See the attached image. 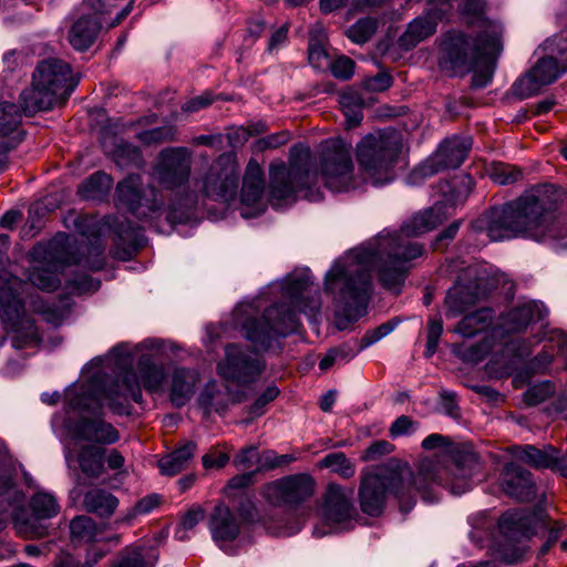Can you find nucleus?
Returning a JSON list of instances; mask_svg holds the SVG:
<instances>
[{
	"label": "nucleus",
	"mask_w": 567,
	"mask_h": 567,
	"mask_svg": "<svg viewBox=\"0 0 567 567\" xmlns=\"http://www.w3.org/2000/svg\"><path fill=\"white\" fill-rule=\"evenodd\" d=\"M441 202L414 215L400 231H381L361 247L337 260L324 277V290L333 296L336 326L344 330L365 315L371 292V270L388 289L399 291L406 262L422 255V247L408 240L434 229L447 218Z\"/></svg>",
	"instance_id": "obj_1"
},
{
	"label": "nucleus",
	"mask_w": 567,
	"mask_h": 567,
	"mask_svg": "<svg viewBox=\"0 0 567 567\" xmlns=\"http://www.w3.org/2000/svg\"><path fill=\"white\" fill-rule=\"evenodd\" d=\"M561 194L553 185H544L523 195L516 202L492 208L473 224L491 240L524 237L548 244L554 249H567V228L555 216Z\"/></svg>",
	"instance_id": "obj_2"
},
{
	"label": "nucleus",
	"mask_w": 567,
	"mask_h": 567,
	"mask_svg": "<svg viewBox=\"0 0 567 567\" xmlns=\"http://www.w3.org/2000/svg\"><path fill=\"white\" fill-rule=\"evenodd\" d=\"M312 286L309 272L295 274L288 276L282 285L284 296L289 300V305H272L259 318L249 316L248 305L236 308V323L241 327L245 338L251 342L255 350L266 351L277 339L298 330L299 319L295 309L305 313L312 322H317L321 299L319 291Z\"/></svg>",
	"instance_id": "obj_3"
},
{
	"label": "nucleus",
	"mask_w": 567,
	"mask_h": 567,
	"mask_svg": "<svg viewBox=\"0 0 567 567\" xmlns=\"http://www.w3.org/2000/svg\"><path fill=\"white\" fill-rule=\"evenodd\" d=\"M136 370L137 374L131 370L125 371L121 379L110 384H105L100 375L94 374L83 391L68 390L69 406L82 411H90L95 406L100 410L105 402L114 413L124 414L130 400L142 402L141 385L150 393L163 392L167 374L161 361L152 354H142Z\"/></svg>",
	"instance_id": "obj_4"
},
{
	"label": "nucleus",
	"mask_w": 567,
	"mask_h": 567,
	"mask_svg": "<svg viewBox=\"0 0 567 567\" xmlns=\"http://www.w3.org/2000/svg\"><path fill=\"white\" fill-rule=\"evenodd\" d=\"M416 493L423 494L408 463L391 460L373 471L361 473L359 503L369 516L375 517L383 512L389 494L399 501L401 512L408 513L415 504Z\"/></svg>",
	"instance_id": "obj_5"
},
{
	"label": "nucleus",
	"mask_w": 567,
	"mask_h": 567,
	"mask_svg": "<svg viewBox=\"0 0 567 567\" xmlns=\"http://www.w3.org/2000/svg\"><path fill=\"white\" fill-rule=\"evenodd\" d=\"M424 450L442 447L450 455L449 466L423 463L414 477L419 481L423 499L427 497L426 489L434 484L449 487L455 495H461L472 487V478L478 470V456L467 446L454 445L447 436L439 433L431 434L422 441Z\"/></svg>",
	"instance_id": "obj_6"
},
{
	"label": "nucleus",
	"mask_w": 567,
	"mask_h": 567,
	"mask_svg": "<svg viewBox=\"0 0 567 567\" xmlns=\"http://www.w3.org/2000/svg\"><path fill=\"white\" fill-rule=\"evenodd\" d=\"M311 151L305 145L290 148L288 163L276 162L269 166V202L278 208L284 204L293 203L298 194L309 200H319V190H312L317 175L311 173Z\"/></svg>",
	"instance_id": "obj_7"
},
{
	"label": "nucleus",
	"mask_w": 567,
	"mask_h": 567,
	"mask_svg": "<svg viewBox=\"0 0 567 567\" xmlns=\"http://www.w3.org/2000/svg\"><path fill=\"white\" fill-rule=\"evenodd\" d=\"M78 84L79 79L65 61L49 58L39 62L32 75V86L20 95L23 113L32 115L51 110L65 102Z\"/></svg>",
	"instance_id": "obj_8"
},
{
	"label": "nucleus",
	"mask_w": 567,
	"mask_h": 567,
	"mask_svg": "<svg viewBox=\"0 0 567 567\" xmlns=\"http://www.w3.org/2000/svg\"><path fill=\"white\" fill-rule=\"evenodd\" d=\"M502 28L495 23H486L476 40L456 30L441 37L439 64L444 71L453 74L468 73L478 65L481 55H492L502 51Z\"/></svg>",
	"instance_id": "obj_9"
},
{
	"label": "nucleus",
	"mask_w": 567,
	"mask_h": 567,
	"mask_svg": "<svg viewBox=\"0 0 567 567\" xmlns=\"http://www.w3.org/2000/svg\"><path fill=\"white\" fill-rule=\"evenodd\" d=\"M400 152L401 142L395 133L365 135L355 146V157L363 178L375 186L392 182Z\"/></svg>",
	"instance_id": "obj_10"
},
{
	"label": "nucleus",
	"mask_w": 567,
	"mask_h": 567,
	"mask_svg": "<svg viewBox=\"0 0 567 567\" xmlns=\"http://www.w3.org/2000/svg\"><path fill=\"white\" fill-rule=\"evenodd\" d=\"M537 53L540 55L535 65L512 85V93L518 99L538 94L567 71V37L563 33L546 40Z\"/></svg>",
	"instance_id": "obj_11"
},
{
	"label": "nucleus",
	"mask_w": 567,
	"mask_h": 567,
	"mask_svg": "<svg viewBox=\"0 0 567 567\" xmlns=\"http://www.w3.org/2000/svg\"><path fill=\"white\" fill-rule=\"evenodd\" d=\"M42 254L50 268L35 267L30 274L31 282L41 290H55L61 284L59 271L68 265L82 264V260H79L72 252L70 238L65 235L56 236L51 240ZM89 254L91 257L83 261V265L93 271L102 269L104 248L101 245H93L90 247Z\"/></svg>",
	"instance_id": "obj_12"
},
{
	"label": "nucleus",
	"mask_w": 567,
	"mask_h": 567,
	"mask_svg": "<svg viewBox=\"0 0 567 567\" xmlns=\"http://www.w3.org/2000/svg\"><path fill=\"white\" fill-rule=\"evenodd\" d=\"M352 146L340 137L321 143L319 171L327 188L336 193L348 192L357 187Z\"/></svg>",
	"instance_id": "obj_13"
},
{
	"label": "nucleus",
	"mask_w": 567,
	"mask_h": 567,
	"mask_svg": "<svg viewBox=\"0 0 567 567\" xmlns=\"http://www.w3.org/2000/svg\"><path fill=\"white\" fill-rule=\"evenodd\" d=\"M538 516L524 509L507 511L498 520L501 537L497 540V557L509 565L516 564L524 555L522 543L536 530Z\"/></svg>",
	"instance_id": "obj_14"
},
{
	"label": "nucleus",
	"mask_w": 567,
	"mask_h": 567,
	"mask_svg": "<svg viewBox=\"0 0 567 567\" xmlns=\"http://www.w3.org/2000/svg\"><path fill=\"white\" fill-rule=\"evenodd\" d=\"M22 499V495L14 498L13 513L11 514L17 534L25 539L43 538L48 530L41 520L50 519L60 512L56 497L47 492L34 494L30 499L31 514L21 506Z\"/></svg>",
	"instance_id": "obj_15"
},
{
	"label": "nucleus",
	"mask_w": 567,
	"mask_h": 567,
	"mask_svg": "<svg viewBox=\"0 0 567 567\" xmlns=\"http://www.w3.org/2000/svg\"><path fill=\"white\" fill-rule=\"evenodd\" d=\"M17 280L0 289V318L7 331L14 333L12 344L23 348L40 337L34 320L24 313L22 301L13 288Z\"/></svg>",
	"instance_id": "obj_16"
},
{
	"label": "nucleus",
	"mask_w": 567,
	"mask_h": 567,
	"mask_svg": "<svg viewBox=\"0 0 567 567\" xmlns=\"http://www.w3.org/2000/svg\"><path fill=\"white\" fill-rule=\"evenodd\" d=\"M115 198L138 219L159 215L164 206L159 192L154 186H145L138 174H131L117 184Z\"/></svg>",
	"instance_id": "obj_17"
},
{
	"label": "nucleus",
	"mask_w": 567,
	"mask_h": 567,
	"mask_svg": "<svg viewBox=\"0 0 567 567\" xmlns=\"http://www.w3.org/2000/svg\"><path fill=\"white\" fill-rule=\"evenodd\" d=\"M64 458L71 468L75 463L87 478H100L109 470L120 472L125 465L124 455L116 449L100 445L80 444L76 451L65 450Z\"/></svg>",
	"instance_id": "obj_18"
},
{
	"label": "nucleus",
	"mask_w": 567,
	"mask_h": 567,
	"mask_svg": "<svg viewBox=\"0 0 567 567\" xmlns=\"http://www.w3.org/2000/svg\"><path fill=\"white\" fill-rule=\"evenodd\" d=\"M239 166L234 153L220 154L202 179V190L208 198L230 202L237 195Z\"/></svg>",
	"instance_id": "obj_19"
},
{
	"label": "nucleus",
	"mask_w": 567,
	"mask_h": 567,
	"mask_svg": "<svg viewBox=\"0 0 567 567\" xmlns=\"http://www.w3.org/2000/svg\"><path fill=\"white\" fill-rule=\"evenodd\" d=\"M316 481L307 473L288 475L266 484L262 496L274 506L297 507L315 494Z\"/></svg>",
	"instance_id": "obj_20"
},
{
	"label": "nucleus",
	"mask_w": 567,
	"mask_h": 567,
	"mask_svg": "<svg viewBox=\"0 0 567 567\" xmlns=\"http://www.w3.org/2000/svg\"><path fill=\"white\" fill-rule=\"evenodd\" d=\"M265 370V361L238 344L225 347V358L217 364L218 374L226 381L248 384L256 381Z\"/></svg>",
	"instance_id": "obj_21"
},
{
	"label": "nucleus",
	"mask_w": 567,
	"mask_h": 567,
	"mask_svg": "<svg viewBox=\"0 0 567 567\" xmlns=\"http://www.w3.org/2000/svg\"><path fill=\"white\" fill-rule=\"evenodd\" d=\"M192 154L186 147H167L157 157L154 174L166 189L175 190L185 186L190 177Z\"/></svg>",
	"instance_id": "obj_22"
},
{
	"label": "nucleus",
	"mask_w": 567,
	"mask_h": 567,
	"mask_svg": "<svg viewBox=\"0 0 567 567\" xmlns=\"http://www.w3.org/2000/svg\"><path fill=\"white\" fill-rule=\"evenodd\" d=\"M353 489L331 483L322 498V517L331 527L338 530H348L353 527L358 517L357 509L352 503Z\"/></svg>",
	"instance_id": "obj_23"
},
{
	"label": "nucleus",
	"mask_w": 567,
	"mask_h": 567,
	"mask_svg": "<svg viewBox=\"0 0 567 567\" xmlns=\"http://www.w3.org/2000/svg\"><path fill=\"white\" fill-rule=\"evenodd\" d=\"M432 8L424 14L413 19L400 37L399 44L404 50H412L420 42L432 37L437 29L439 21L451 9V0H429Z\"/></svg>",
	"instance_id": "obj_24"
},
{
	"label": "nucleus",
	"mask_w": 567,
	"mask_h": 567,
	"mask_svg": "<svg viewBox=\"0 0 567 567\" xmlns=\"http://www.w3.org/2000/svg\"><path fill=\"white\" fill-rule=\"evenodd\" d=\"M71 439L76 444L106 446L120 440V432L101 415L81 416L69 425Z\"/></svg>",
	"instance_id": "obj_25"
},
{
	"label": "nucleus",
	"mask_w": 567,
	"mask_h": 567,
	"mask_svg": "<svg viewBox=\"0 0 567 567\" xmlns=\"http://www.w3.org/2000/svg\"><path fill=\"white\" fill-rule=\"evenodd\" d=\"M471 147L472 138L468 136L446 138L435 154L420 167L421 174L426 176L433 175L440 169L457 168L464 162Z\"/></svg>",
	"instance_id": "obj_26"
},
{
	"label": "nucleus",
	"mask_w": 567,
	"mask_h": 567,
	"mask_svg": "<svg viewBox=\"0 0 567 567\" xmlns=\"http://www.w3.org/2000/svg\"><path fill=\"white\" fill-rule=\"evenodd\" d=\"M514 455L536 468H550L567 478V464L559 450L551 445L537 449L534 445L515 446Z\"/></svg>",
	"instance_id": "obj_27"
},
{
	"label": "nucleus",
	"mask_w": 567,
	"mask_h": 567,
	"mask_svg": "<svg viewBox=\"0 0 567 567\" xmlns=\"http://www.w3.org/2000/svg\"><path fill=\"white\" fill-rule=\"evenodd\" d=\"M240 522L224 503L217 504L208 518V529L213 540L224 548L225 543L234 542L240 533Z\"/></svg>",
	"instance_id": "obj_28"
},
{
	"label": "nucleus",
	"mask_w": 567,
	"mask_h": 567,
	"mask_svg": "<svg viewBox=\"0 0 567 567\" xmlns=\"http://www.w3.org/2000/svg\"><path fill=\"white\" fill-rule=\"evenodd\" d=\"M502 489L506 495L519 502H532L536 496L532 474L514 463L507 464L504 468Z\"/></svg>",
	"instance_id": "obj_29"
},
{
	"label": "nucleus",
	"mask_w": 567,
	"mask_h": 567,
	"mask_svg": "<svg viewBox=\"0 0 567 567\" xmlns=\"http://www.w3.org/2000/svg\"><path fill=\"white\" fill-rule=\"evenodd\" d=\"M265 190L264 173L258 162L251 158L248 162L246 172L243 178L241 188V204L245 206H257L255 215L261 214L264 208L260 200ZM241 216L245 218L254 216V214L246 213L241 209Z\"/></svg>",
	"instance_id": "obj_30"
},
{
	"label": "nucleus",
	"mask_w": 567,
	"mask_h": 567,
	"mask_svg": "<svg viewBox=\"0 0 567 567\" xmlns=\"http://www.w3.org/2000/svg\"><path fill=\"white\" fill-rule=\"evenodd\" d=\"M543 317V305L536 301H528L504 315L502 326L508 333L520 332L530 322L542 320Z\"/></svg>",
	"instance_id": "obj_31"
},
{
	"label": "nucleus",
	"mask_w": 567,
	"mask_h": 567,
	"mask_svg": "<svg viewBox=\"0 0 567 567\" xmlns=\"http://www.w3.org/2000/svg\"><path fill=\"white\" fill-rule=\"evenodd\" d=\"M101 21L96 14L79 18L69 31V42L76 51L87 50L96 40Z\"/></svg>",
	"instance_id": "obj_32"
},
{
	"label": "nucleus",
	"mask_w": 567,
	"mask_h": 567,
	"mask_svg": "<svg viewBox=\"0 0 567 567\" xmlns=\"http://www.w3.org/2000/svg\"><path fill=\"white\" fill-rule=\"evenodd\" d=\"M198 381L196 371L186 368H175L172 373L169 399L174 406H184L193 396Z\"/></svg>",
	"instance_id": "obj_33"
},
{
	"label": "nucleus",
	"mask_w": 567,
	"mask_h": 567,
	"mask_svg": "<svg viewBox=\"0 0 567 567\" xmlns=\"http://www.w3.org/2000/svg\"><path fill=\"white\" fill-rule=\"evenodd\" d=\"M480 297L481 292L476 284H456L449 289L445 298L446 316L457 317L468 307L475 305Z\"/></svg>",
	"instance_id": "obj_34"
},
{
	"label": "nucleus",
	"mask_w": 567,
	"mask_h": 567,
	"mask_svg": "<svg viewBox=\"0 0 567 567\" xmlns=\"http://www.w3.org/2000/svg\"><path fill=\"white\" fill-rule=\"evenodd\" d=\"M229 395L224 386L216 381L208 382L200 391L197 403L205 416L215 413H224L228 408Z\"/></svg>",
	"instance_id": "obj_35"
},
{
	"label": "nucleus",
	"mask_w": 567,
	"mask_h": 567,
	"mask_svg": "<svg viewBox=\"0 0 567 567\" xmlns=\"http://www.w3.org/2000/svg\"><path fill=\"white\" fill-rule=\"evenodd\" d=\"M196 443L189 441L178 446L172 453L163 456L158 461V467L165 475H176L177 473L185 470L196 451Z\"/></svg>",
	"instance_id": "obj_36"
},
{
	"label": "nucleus",
	"mask_w": 567,
	"mask_h": 567,
	"mask_svg": "<svg viewBox=\"0 0 567 567\" xmlns=\"http://www.w3.org/2000/svg\"><path fill=\"white\" fill-rule=\"evenodd\" d=\"M83 504L87 512L94 513L102 518H109L115 513L120 501L110 492L94 488L84 495Z\"/></svg>",
	"instance_id": "obj_37"
},
{
	"label": "nucleus",
	"mask_w": 567,
	"mask_h": 567,
	"mask_svg": "<svg viewBox=\"0 0 567 567\" xmlns=\"http://www.w3.org/2000/svg\"><path fill=\"white\" fill-rule=\"evenodd\" d=\"M493 318L494 312L492 309H478L475 312L466 315L454 328V332L465 338H472L486 330L491 326Z\"/></svg>",
	"instance_id": "obj_38"
},
{
	"label": "nucleus",
	"mask_w": 567,
	"mask_h": 567,
	"mask_svg": "<svg viewBox=\"0 0 567 567\" xmlns=\"http://www.w3.org/2000/svg\"><path fill=\"white\" fill-rule=\"evenodd\" d=\"M111 187V176L104 172H96L79 186V194L84 199H102Z\"/></svg>",
	"instance_id": "obj_39"
},
{
	"label": "nucleus",
	"mask_w": 567,
	"mask_h": 567,
	"mask_svg": "<svg viewBox=\"0 0 567 567\" xmlns=\"http://www.w3.org/2000/svg\"><path fill=\"white\" fill-rule=\"evenodd\" d=\"M114 230L118 237L120 244L126 246L125 255L130 256L144 244V233L138 226H134L130 221H116Z\"/></svg>",
	"instance_id": "obj_40"
},
{
	"label": "nucleus",
	"mask_w": 567,
	"mask_h": 567,
	"mask_svg": "<svg viewBox=\"0 0 567 567\" xmlns=\"http://www.w3.org/2000/svg\"><path fill=\"white\" fill-rule=\"evenodd\" d=\"M97 533L96 523L89 516H76L70 523L71 540L74 544L92 543L96 539Z\"/></svg>",
	"instance_id": "obj_41"
},
{
	"label": "nucleus",
	"mask_w": 567,
	"mask_h": 567,
	"mask_svg": "<svg viewBox=\"0 0 567 567\" xmlns=\"http://www.w3.org/2000/svg\"><path fill=\"white\" fill-rule=\"evenodd\" d=\"M339 104L349 127L357 126L362 120L363 100L354 91H343L339 94Z\"/></svg>",
	"instance_id": "obj_42"
},
{
	"label": "nucleus",
	"mask_w": 567,
	"mask_h": 567,
	"mask_svg": "<svg viewBox=\"0 0 567 567\" xmlns=\"http://www.w3.org/2000/svg\"><path fill=\"white\" fill-rule=\"evenodd\" d=\"M161 503V497L157 494L146 495L141 498L134 506L127 508L115 520V526L131 525L138 516L150 514Z\"/></svg>",
	"instance_id": "obj_43"
},
{
	"label": "nucleus",
	"mask_w": 567,
	"mask_h": 567,
	"mask_svg": "<svg viewBox=\"0 0 567 567\" xmlns=\"http://www.w3.org/2000/svg\"><path fill=\"white\" fill-rule=\"evenodd\" d=\"M196 203L197 198L194 194L173 199L168 206L167 220L173 225L188 221Z\"/></svg>",
	"instance_id": "obj_44"
},
{
	"label": "nucleus",
	"mask_w": 567,
	"mask_h": 567,
	"mask_svg": "<svg viewBox=\"0 0 567 567\" xmlns=\"http://www.w3.org/2000/svg\"><path fill=\"white\" fill-rule=\"evenodd\" d=\"M158 554L153 548H137L125 551L122 559L113 567H154Z\"/></svg>",
	"instance_id": "obj_45"
},
{
	"label": "nucleus",
	"mask_w": 567,
	"mask_h": 567,
	"mask_svg": "<svg viewBox=\"0 0 567 567\" xmlns=\"http://www.w3.org/2000/svg\"><path fill=\"white\" fill-rule=\"evenodd\" d=\"M320 467L330 468L342 478H351L355 474V464L342 452L327 454L319 463Z\"/></svg>",
	"instance_id": "obj_46"
},
{
	"label": "nucleus",
	"mask_w": 567,
	"mask_h": 567,
	"mask_svg": "<svg viewBox=\"0 0 567 567\" xmlns=\"http://www.w3.org/2000/svg\"><path fill=\"white\" fill-rule=\"evenodd\" d=\"M21 120L22 113L18 105L10 102L0 103V136L16 132Z\"/></svg>",
	"instance_id": "obj_47"
},
{
	"label": "nucleus",
	"mask_w": 567,
	"mask_h": 567,
	"mask_svg": "<svg viewBox=\"0 0 567 567\" xmlns=\"http://www.w3.org/2000/svg\"><path fill=\"white\" fill-rule=\"evenodd\" d=\"M113 156L115 163L121 167H140L144 164L140 148L124 141L116 144Z\"/></svg>",
	"instance_id": "obj_48"
},
{
	"label": "nucleus",
	"mask_w": 567,
	"mask_h": 567,
	"mask_svg": "<svg viewBox=\"0 0 567 567\" xmlns=\"http://www.w3.org/2000/svg\"><path fill=\"white\" fill-rule=\"evenodd\" d=\"M377 25L378 22L375 19H360L347 30V37L357 44H363L372 38Z\"/></svg>",
	"instance_id": "obj_49"
},
{
	"label": "nucleus",
	"mask_w": 567,
	"mask_h": 567,
	"mask_svg": "<svg viewBox=\"0 0 567 567\" xmlns=\"http://www.w3.org/2000/svg\"><path fill=\"white\" fill-rule=\"evenodd\" d=\"M489 176L496 184L511 185L523 178V171L511 164L495 163L491 168Z\"/></svg>",
	"instance_id": "obj_50"
},
{
	"label": "nucleus",
	"mask_w": 567,
	"mask_h": 567,
	"mask_svg": "<svg viewBox=\"0 0 567 567\" xmlns=\"http://www.w3.org/2000/svg\"><path fill=\"white\" fill-rule=\"evenodd\" d=\"M499 53H493L492 55H481L478 64L483 65V70L474 73L472 79V85L481 89L485 87L493 78L494 64Z\"/></svg>",
	"instance_id": "obj_51"
},
{
	"label": "nucleus",
	"mask_w": 567,
	"mask_h": 567,
	"mask_svg": "<svg viewBox=\"0 0 567 567\" xmlns=\"http://www.w3.org/2000/svg\"><path fill=\"white\" fill-rule=\"evenodd\" d=\"M555 393V386L551 382H540L527 389L524 393V401L527 405H537Z\"/></svg>",
	"instance_id": "obj_52"
},
{
	"label": "nucleus",
	"mask_w": 567,
	"mask_h": 567,
	"mask_svg": "<svg viewBox=\"0 0 567 567\" xmlns=\"http://www.w3.org/2000/svg\"><path fill=\"white\" fill-rule=\"evenodd\" d=\"M489 350L487 342H478L470 347L458 346L455 349V353L466 362L477 363L482 361Z\"/></svg>",
	"instance_id": "obj_53"
},
{
	"label": "nucleus",
	"mask_w": 567,
	"mask_h": 567,
	"mask_svg": "<svg viewBox=\"0 0 567 567\" xmlns=\"http://www.w3.org/2000/svg\"><path fill=\"white\" fill-rule=\"evenodd\" d=\"M443 332V323L440 318H431L427 322V341L425 357L431 358L437 348L441 334Z\"/></svg>",
	"instance_id": "obj_54"
},
{
	"label": "nucleus",
	"mask_w": 567,
	"mask_h": 567,
	"mask_svg": "<svg viewBox=\"0 0 567 567\" xmlns=\"http://www.w3.org/2000/svg\"><path fill=\"white\" fill-rule=\"evenodd\" d=\"M394 329V324L392 322H384L380 324L378 328L369 330L361 338L359 343V351L367 349L368 347L374 344L382 338L390 334Z\"/></svg>",
	"instance_id": "obj_55"
},
{
	"label": "nucleus",
	"mask_w": 567,
	"mask_h": 567,
	"mask_svg": "<svg viewBox=\"0 0 567 567\" xmlns=\"http://www.w3.org/2000/svg\"><path fill=\"white\" fill-rule=\"evenodd\" d=\"M172 136V131L166 127L146 130L137 134V138L147 145L162 143L164 141H171Z\"/></svg>",
	"instance_id": "obj_56"
},
{
	"label": "nucleus",
	"mask_w": 567,
	"mask_h": 567,
	"mask_svg": "<svg viewBox=\"0 0 567 567\" xmlns=\"http://www.w3.org/2000/svg\"><path fill=\"white\" fill-rule=\"evenodd\" d=\"M332 74L342 80H348L354 72V62L347 56H341L334 62H330Z\"/></svg>",
	"instance_id": "obj_57"
},
{
	"label": "nucleus",
	"mask_w": 567,
	"mask_h": 567,
	"mask_svg": "<svg viewBox=\"0 0 567 567\" xmlns=\"http://www.w3.org/2000/svg\"><path fill=\"white\" fill-rule=\"evenodd\" d=\"M255 464L258 465V452L255 446L243 449L234 458V465L240 470L250 468Z\"/></svg>",
	"instance_id": "obj_58"
},
{
	"label": "nucleus",
	"mask_w": 567,
	"mask_h": 567,
	"mask_svg": "<svg viewBox=\"0 0 567 567\" xmlns=\"http://www.w3.org/2000/svg\"><path fill=\"white\" fill-rule=\"evenodd\" d=\"M417 427V423L406 415L399 416L390 427L392 437L413 433Z\"/></svg>",
	"instance_id": "obj_59"
},
{
	"label": "nucleus",
	"mask_w": 567,
	"mask_h": 567,
	"mask_svg": "<svg viewBox=\"0 0 567 567\" xmlns=\"http://www.w3.org/2000/svg\"><path fill=\"white\" fill-rule=\"evenodd\" d=\"M279 394V390L276 385H269L267 389L255 400L251 405V412L256 415L264 413L265 406L274 401Z\"/></svg>",
	"instance_id": "obj_60"
},
{
	"label": "nucleus",
	"mask_w": 567,
	"mask_h": 567,
	"mask_svg": "<svg viewBox=\"0 0 567 567\" xmlns=\"http://www.w3.org/2000/svg\"><path fill=\"white\" fill-rule=\"evenodd\" d=\"M393 445L388 441H378L371 444L363 453V461H373L383 455L391 453Z\"/></svg>",
	"instance_id": "obj_61"
},
{
	"label": "nucleus",
	"mask_w": 567,
	"mask_h": 567,
	"mask_svg": "<svg viewBox=\"0 0 567 567\" xmlns=\"http://www.w3.org/2000/svg\"><path fill=\"white\" fill-rule=\"evenodd\" d=\"M309 62L317 69L330 65L329 56L321 44L311 43L309 45Z\"/></svg>",
	"instance_id": "obj_62"
},
{
	"label": "nucleus",
	"mask_w": 567,
	"mask_h": 567,
	"mask_svg": "<svg viewBox=\"0 0 567 567\" xmlns=\"http://www.w3.org/2000/svg\"><path fill=\"white\" fill-rule=\"evenodd\" d=\"M106 360L113 362L120 370H124L132 365V358L122 346L114 347L110 351Z\"/></svg>",
	"instance_id": "obj_63"
},
{
	"label": "nucleus",
	"mask_w": 567,
	"mask_h": 567,
	"mask_svg": "<svg viewBox=\"0 0 567 567\" xmlns=\"http://www.w3.org/2000/svg\"><path fill=\"white\" fill-rule=\"evenodd\" d=\"M229 462V455L226 452L212 450L203 456L205 468H223Z\"/></svg>",
	"instance_id": "obj_64"
}]
</instances>
